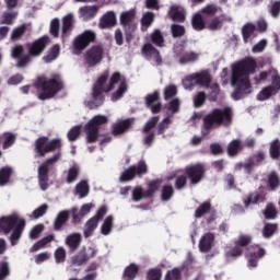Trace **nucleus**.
<instances>
[{
  "label": "nucleus",
  "instance_id": "obj_1",
  "mask_svg": "<svg viewBox=\"0 0 280 280\" xmlns=\"http://www.w3.org/2000/svg\"><path fill=\"white\" fill-rule=\"evenodd\" d=\"M56 150H58V152L43 162L37 168L38 185L42 191L49 189V165H54V163L60 161L62 156V152H60L62 150V140H60V138L49 140V137L42 136L34 142L36 159H43L47 156V154H50V152H56Z\"/></svg>",
  "mask_w": 280,
  "mask_h": 280
},
{
  "label": "nucleus",
  "instance_id": "obj_2",
  "mask_svg": "<svg viewBox=\"0 0 280 280\" xmlns=\"http://www.w3.org/2000/svg\"><path fill=\"white\" fill-rule=\"evenodd\" d=\"M257 71V60L247 57L234 65L232 68V86H235L232 93L233 100L236 102L250 93V74Z\"/></svg>",
  "mask_w": 280,
  "mask_h": 280
},
{
  "label": "nucleus",
  "instance_id": "obj_3",
  "mask_svg": "<svg viewBox=\"0 0 280 280\" xmlns=\"http://www.w3.org/2000/svg\"><path fill=\"white\" fill-rule=\"evenodd\" d=\"M233 124V109L231 107L214 108L203 117L202 136L207 137L213 128H229Z\"/></svg>",
  "mask_w": 280,
  "mask_h": 280
},
{
  "label": "nucleus",
  "instance_id": "obj_4",
  "mask_svg": "<svg viewBox=\"0 0 280 280\" xmlns=\"http://www.w3.org/2000/svg\"><path fill=\"white\" fill-rule=\"evenodd\" d=\"M0 230L4 235H10L11 246H16L25 231V219L14 213L0 218Z\"/></svg>",
  "mask_w": 280,
  "mask_h": 280
},
{
  "label": "nucleus",
  "instance_id": "obj_5",
  "mask_svg": "<svg viewBox=\"0 0 280 280\" xmlns=\"http://www.w3.org/2000/svg\"><path fill=\"white\" fill-rule=\"evenodd\" d=\"M35 89L42 91L38 94V100L45 102V100H51L56 97L62 89H65V83L60 74L52 75L51 79L38 78L34 84Z\"/></svg>",
  "mask_w": 280,
  "mask_h": 280
},
{
  "label": "nucleus",
  "instance_id": "obj_6",
  "mask_svg": "<svg viewBox=\"0 0 280 280\" xmlns=\"http://www.w3.org/2000/svg\"><path fill=\"white\" fill-rule=\"evenodd\" d=\"M108 70L103 72L96 80L92 89V101L88 103V107L93 110L95 108H100L104 104L106 100L104 93H106V88L104 85L108 82Z\"/></svg>",
  "mask_w": 280,
  "mask_h": 280
},
{
  "label": "nucleus",
  "instance_id": "obj_7",
  "mask_svg": "<svg viewBox=\"0 0 280 280\" xmlns=\"http://www.w3.org/2000/svg\"><path fill=\"white\" fill-rule=\"evenodd\" d=\"M108 124V117L105 115H96L84 126V132L86 135V143H97L100 139V127Z\"/></svg>",
  "mask_w": 280,
  "mask_h": 280
},
{
  "label": "nucleus",
  "instance_id": "obj_8",
  "mask_svg": "<svg viewBox=\"0 0 280 280\" xmlns=\"http://www.w3.org/2000/svg\"><path fill=\"white\" fill-rule=\"evenodd\" d=\"M163 183L162 179L156 178L152 179L147 184V190H143L142 186H136L131 194V199L133 202H141V200L148 199V198H154L156 195V191L161 189V184Z\"/></svg>",
  "mask_w": 280,
  "mask_h": 280
},
{
  "label": "nucleus",
  "instance_id": "obj_9",
  "mask_svg": "<svg viewBox=\"0 0 280 280\" xmlns=\"http://www.w3.org/2000/svg\"><path fill=\"white\" fill-rule=\"evenodd\" d=\"M97 40V35L95 32L88 30L78 35L72 43V54L74 56H80L91 43H95Z\"/></svg>",
  "mask_w": 280,
  "mask_h": 280
},
{
  "label": "nucleus",
  "instance_id": "obj_10",
  "mask_svg": "<svg viewBox=\"0 0 280 280\" xmlns=\"http://www.w3.org/2000/svg\"><path fill=\"white\" fill-rule=\"evenodd\" d=\"M184 174L188 178L190 187L199 185L205 179L207 167L202 163L190 164L184 167Z\"/></svg>",
  "mask_w": 280,
  "mask_h": 280
},
{
  "label": "nucleus",
  "instance_id": "obj_11",
  "mask_svg": "<svg viewBox=\"0 0 280 280\" xmlns=\"http://www.w3.org/2000/svg\"><path fill=\"white\" fill-rule=\"evenodd\" d=\"M136 16L137 12H135V10L125 11L120 14V25L125 32L127 43L132 40V34L137 32V24L135 23Z\"/></svg>",
  "mask_w": 280,
  "mask_h": 280
},
{
  "label": "nucleus",
  "instance_id": "obj_12",
  "mask_svg": "<svg viewBox=\"0 0 280 280\" xmlns=\"http://www.w3.org/2000/svg\"><path fill=\"white\" fill-rule=\"evenodd\" d=\"M49 36L44 35L37 39H35L33 43L27 44V50L32 58H38L43 55V51L47 49V45H49Z\"/></svg>",
  "mask_w": 280,
  "mask_h": 280
},
{
  "label": "nucleus",
  "instance_id": "obj_13",
  "mask_svg": "<svg viewBox=\"0 0 280 280\" xmlns=\"http://www.w3.org/2000/svg\"><path fill=\"white\" fill-rule=\"evenodd\" d=\"M102 60H104V47L101 45L92 46L85 52V63L88 67H97Z\"/></svg>",
  "mask_w": 280,
  "mask_h": 280
},
{
  "label": "nucleus",
  "instance_id": "obj_14",
  "mask_svg": "<svg viewBox=\"0 0 280 280\" xmlns=\"http://www.w3.org/2000/svg\"><path fill=\"white\" fill-rule=\"evenodd\" d=\"M280 91V79L275 77L273 82L270 85L264 88L258 94V102H266V100H270L272 95H277Z\"/></svg>",
  "mask_w": 280,
  "mask_h": 280
},
{
  "label": "nucleus",
  "instance_id": "obj_15",
  "mask_svg": "<svg viewBox=\"0 0 280 280\" xmlns=\"http://www.w3.org/2000/svg\"><path fill=\"white\" fill-rule=\"evenodd\" d=\"M97 255V249L94 247H89L88 249L83 247V249L72 257L71 262L73 266H84L90 259H93Z\"/></svg>",
  "mask_w": 280,
  "mask_h": 280
},
{
  "label": "nucleus",
  "instance_id": "obj_16",
  "mask_svg": "<svg viewBox=\"0 0 280 280\" xmlns=\"http://www.w3.org/2000/svg\"><path fill=\"white\" fill-rule=\"evenodd\" d=\"M141 54L147 58V60H154L156 65H163V58L161 57V51L156 49L151 43H147L141 48Z\"/></svg>",
  "mask_w": 280,
  "mask_h": 280
},
{
  "label": "nucleus",
  "instance_id": "obj_17",
  "mask_svg": "<svg viewBox=\"0 0 280 280\" xmlns=\"http://www.w3.org/2000/svg\"><path fill=\"white\" fill-rule=\"evenodd\" d=\"M160 97L161 94L156 91L145 96V107L150 108L153 115H158L163 108V105L159 102Z\"/></svg>",
  "mask_w": 280,
  "mask_h": 280
},
{
  "label": "nucleus",
  "instance_id": "obj_18",
  "mask_svg": "<svg viewBox=\"0 0 280 280\" xmlns=\"http://www.w3.org/2000/svg\"><path fill=\"white\" fill-rule=\"evenodd\" d=\"M115 25H117V15L115 14V11H107L100 19V30H110V27H115Z\"/></svg>",
  "mask_w": 280,
  "mask_h": 280
},
{
  "label": "nucleus",
  "instance_id": "obj_19",
  "mask_svg": "<svg viewBox=\"0 0 280 280\" xmlns=\"http://www.w3.org/2000/svg\"><path fill=\"white\" fill-rule=\"evenodd\" d=\"M185 8L180 5L173 4L168 10L170 20L174 21L175 23H185Z\"/></svg>",
  "mask_w": 280,
  "mask_h": 280
},
{
  "label": "nucleus",
  "instance_id": "obj_20",
  "mask_svg": "<svg viewBox=\"0 0 280 280\" xmlns=\"http://www.w3.org/2000/svg\"><path fill=\"white\" fill-rule=\"evenodd\" d=\"M213 242H215V235L211 232L206 233L199 241V250L201 253H209L213 248Z\"/></svg>",
  "mask_w": 280,
  "mask_h": 280
},
{
  "label": "nucleus",
  "instance_id": "obj_21",
  "mask_svg": "<svg viewBox=\"0 0 280 280\" xmlns=\"http://www.w3.org/2000/svg\"><path fill=\"white\" fill-rule=\"evenodd\" d=\"M131 126H132V121H130V119L119 120L112 126V135L114 137H119V135H124V132H128Z\"/></svg>",
  "mask_w": 280,
  "mask_h": 280
},
{
  "label": "nucleus",
  "instance_id": "obj_22",
  "mask_svg": "<svg viewBox=\"0 0 280 280\" xmlns=\"http://www.w3.org/2000/svg\"><path fill=\"white\" fill-rule=\"evenodd\" d=\"M80 244H82V234L80 233H72L66 237V246L70 253H75L80 248Z\"/></svg>",
  "mask_w": 280,
  "mask_h": 280
},
{
  "label": "nucleus",
  "instance_id": "obj_23",
  "mask_svg": "<svg viewBox=\"0 0 280 280\" xmlns=\"http://www.w3.org/2000/svg\"><path fill=\"white\" fill-rule=\"evenodd\" d=\"M195 80L198 86H205L206 89H209V86H211V74L207 70L196 72Z\"/></svg>",
  "mask_w": 280,
  "mask_h": 280
},
{
  "label": "nucleus",
  "instance_id": "obj_24",
  "mask_svg": "<svg viewBox=\"0 0 280 280\" xmlns=\"http://www.w3.org/2000/svg\"><path fill=\"white\" fill-rule=\"evenodd\" d=\"M69 222V210L60 211L54 221V231H62V226Z\"/></svg>",
  "mask_w": 280,
  "mask_h": 280
},
{
  "label": "nucleus",
  "instance_id": "obj_25",
  "mask_svg": "<svg viewBox=\"0 0 280 280\" xmlns=\"http://www.w3.org/2000/svg\"><path fill=\"white\" fill-rule=\"evenodd\" d=\"M244 150V145H242V140L234 139L228 144V156L235 158Z\"/></svg>",
  "mask_w": 280,
  "mask_h": 280
},
{
  "label": "nucleus",
  "instance_id": "obj_26",
  "mask_svg": "<svg viewBox=\"0 0 280 280\" xmlns=\"http://www.w3.org/2000/svg\"><path fill=\"white\" fill-rule=\"evenodd\" d=\"M269 75L271 77V82H275V78H278L280 80V75L277 69H269L267 71L260 72L258 75L255 77L256 84H260V82H266Z\"/></svg>",
  "mask_w": 280,
  "mask_h": 280
},
{
  "label": "nucleus",
  "instance_id": "obj_27",
  "mask_svg": "<svg viewBox=\"0 0 280 280\" xmlns=\"http://www.w3.org/2000/svg\"><path fill=\"white\" fill-rule=\"evenodd\" d=\"M267 185L269 191H277L280 187V177L279 173L276 171H271L267 176Z\"/></svg>",
  "mask_w": 280,
  "mask_h": 280
},
{
  "label": "nucleus",
  "instance_id": "obj_28",
  "mask_svg": "<svg viewBox=\"0 0 280 280\" xmlns=\"http://www.w3.org/2000/svg\"><path fill=\"white\" fill-rule=\"evenodd\" d=\"M73 30V15L68 14L62 20L61 38H67Z\"/></svg>",
  "mask_w": 280,
  "mask_h": 280
},
{
  "label": "nucleus",
  "instance_id": "obj_29",
  "mask_svg": "<svg viewBox=\"0 0 280 280\" xmlns=\"http://www.w3.org/2000/svg\"><path fill=\"white\" fill-rule=\"evenodd\" d=\"M137 275H139V265L131 262L128 265L124 272H122V279L124 280H135L137 279Z\"/></svg>",
  "mask_w": 280,
  "mask_h": 280
},
{
  "label": "nucleus",
  "instance_id": "obj_30",
  "mask_svg": "<svg viewBox=\"0 0 280 280\" xmlns=\"http://www.w3.org/2000/svg\"><path fill=\"white\" fill-rule=\"evenodd\" d=\"M98 224H100V221H96L93 217L89 219L84 225V231H83L84 237L85 238L91 237L93 233H95V229H97Z\"/></svg>",
  "mask_w": 280,
  "mask_h": 280
},
{
  "label": "nucleus",
  "instance_id": "obj_31",
  "mask_svg": "<svg viewBox=\"0 0 280 280\" xmlns=\"http://www.w3.org/2000/svg\"><path fill=\"white\" fill-rule=\"evenodd\" d=\"M177 56L179 57L180 65H189V62H196V60L199 58L198 52L195 51L179 52Z\"/></svg>",
  "mask_w": 280,
  "mask_h": 280
},
{
  "label": "nucleus",
  "instance_id": "obj_32",
  "mask_svg": "<svg viewBox=\"0 0 280 280\" xmlns=\"http://www.w3.org/2000/svg\"><path fill=\"white\" fill-rule=\"evenodd\" d=\"M150 40L155 47H165V37L163 36V33L161 30L155 28L151 35Z\"/></svg>",
  "mask_w": 280,
  "mask_h": 280
},
{
  "label": "nucleus",
  "instance_id": "obj_33",
  "mask_svg": "<svg viewBox=\"0 0 280 280\" xmlns=\"http://www.w3.org/2000/svg\"><path fill=\"white\" fill-rule=\"evenodd\" d=\"M211 200L203 201L195 211V218L200 219L203 218V215H207V213H211L212 209Z\"/></svg>",
  "mask_w": 280,
  "mask_h": 280
},
{
  "label": "nucleus",
  "instance_id": "obj_34",
  "mask_svg": "<svg viewBox=\"0 0 280 280\" xmlns=\"http://www.w3.org/2000/svg\"><path fill=\"white\" fill-rule=\"evenodd\" d=\"M59 56H60V45L55 44L48 50L47 55L43 57V60L48 65L49 62H54V60H56V58H58Z\"/></svg>",
  "mask_w": 280,
  "mask_h": 280
},
{
  "label": "nucleus",
  "instance_id": "obj_35",
  "mask_svg": "<svg viewBox=\"0 0 280 280\" xmlns=\"http://www.w3.org/2000/svg\"><path fill=\"white\" fill-rule=\"evenodd\" d=\"M191 26L196 32H202V30L207 28V24L205 23V18L200 13H196L191 18Z\"/></svg>",
  "mask_w": 280,
  "mask_h": 280
},
{
  "label": "nucleus",
  "instance_id": "obj_36",
  "mask_svg": "<svg viewBox=\"0 0 280 280\" xmlns=\"http://www.w3.org/2000/svg\"><path fill=\"white\" fill-rule=\"evenodd\" d=\"M128 91V83L126 78H122L121 82L118 85V89L112 94V102H117L124 97V93Z\"/></svg>",
  "mask_w": 280,
  "mask_h": 280
},
{
  "label": "nucleus",
  "instance_id": "obj_37",
  "mask_svg": "<svg viewBox=\"0 0 280 280\" xmlns=\"http://www.w3.org/2000/svg\"><path fill=\"white\" fill-rule=\"evenodd\" d=\"M242 255H244V249L235 245L232 248L225 249L224 257L228 261H231V259H237V257H242Z\"/></svg>",
  "mask_w": 280,
  "mask_h": 280
},
{
  "label": "nucleus",
  "instance_id": "obj_38",
  "mask_svg": "<svg viewBox=\"0 0 280 280\" xmlns=\"http://www.w3.org/2000/svg\"><path fill=\"white\" fill-rule=\"evenodd\" d=\"M277 231H279V224L265 223L262 228V237H265V240H270V237H272L277 233Z\"/></svg>",
  "mask_w": 280,
  "mask_h": 280
},
{
  "label": "nucleus",
  "instance_id": "obj_39",
  "mask_svg": "<svg viewBox=\"0 0 280 280\" xmlns=\"http://www.w3.org/2000/svg\"><path fill=\"white\" fill-rule=\"evenodd\" d=\"M131 167L133 168V174L138 176V178H143V176L148 174V164L143 160L139 161L135 165H131Z\"/></svg>",
  "mask_w": 280,
  "mask_h": 280
},
{
  "label": "nucleus",
  "instance_id": "obj_40",
  "mask_svg": "<svg viewBox=\"0 0 280 280\" xmlns=\"http://www.w3.org/2000/svg\"><path fill=\"white\" fill-rule=\"evenodd\" d=\"M25 32H27V24L24 23L22 25H19L18 27L13 28L11 33V40L14 43L16 40H21L23 36H25Z\"/></svg>",
  "mask_w": 280,
  "mask_h": 280
},
{
  "label": "nucleus",
  "instance_id": "obj_41",
  "mask_svg": "<svg viewBox=\"0 0 280 280\" xmlns=\"http://www.w3.org/2000/svg\"><path fill=\"white\" fill-rule=\"evenodd\" d=\"M13 171L10 166H3L0 168V186L8 185L10 178L12 177Z\"/></svg>",
  "mask_w": 280,
  "mask_h": 280
},
{
  "label": "nucleus",
  "instance_id": "obj_42",
  "mask_svg": "<svg viewBox=\"0 0 280 280\" xmlns=\"http://www.w3.org/2000/svg\"><path fill=\"white\" fill-rule=\"evenodd\" d=\"M269 154L273 161L279 160L280 158V140L279 139H275L270 142Z\"/></svg>",
  "mask_w": 280,
  "mask_h": 280
},
{
  "label": "nucleus",
  "instance_id": "obj_43",
  "mask_svg": "<svg viewBox=\"0 0 280 280\" xmlns=\"http://www.w3.org/2000/svg\"><path fill=\"white\" fill-rule=\"evenodd\" d=\"M184 269L185 267H175L172 270H168L164 277V280H182Z\"/></svg>",
  "mask_w": 280,
  "mask_h": 280
},
{
  "label": "nucleus",
  "instance_id": "obj_44",
  "mask_svg": "<svg viewBox=\"0 0 280 280\" xmlns=\"http://www.w3.org/2000/svg\"><path fill=\"white\" fill-rule=\"evenodd\" d=\"M174 197V186L173 185H164L161 191V200L163 202H170Z\"/></svg>",
  "mask_w": 280,
  "mask_h": 280
},
{
  "label": "nucleus",
  "instance_id": "obj_45",
  "mask_svg": "<svg viewBox=\"0 0 280 280\" xmlns=\"http://www.w3.org/2000/svg\"><path fill=\"white\" fill-rule=\"evenodd\" d=\"M152 23H154V13H152L150 11L145 12L141 19L142 32H148V27H150V25H152Z\"/></svg>",
  "mask_w": 280,
  "mask_h": 280
},
{
  "label": "nucleus",
  "instance_id": "obj_46",
  "mask_svg": "<svg viewBox=\"0 0 280 280\" xmlns=\"http://www.w3.org/2000/svg\"><path fill=\"white\" fill-rule=\"evenodd\" d=\"M252 242L253 236L248 234H241L238 238L234 242V244L243 249L247 248V246H250Z\"/></svg>",
  "mask_w": 280,
  "mask_h": 280
},
{
  "label": "nucleus",
  "instance_id": "obj_47",
  "mask_svg": "<svg viewBox=\"0 0 280 280\" xmlns=\"http://www.w3.org/2000/svg\"><path fill=\"white\" fill-rule=\"evenodd\" d=\"M97 5L82 7L80 8V14L85 19H94V16L97 14Z\"/></svg>",
  "mask_w": 280,
  "mask_h": 280
},
{
  "label": "nucleus",
  "instance_id": "obj_48",
  "mask_svg": "<svg viewBox=\"0 0 280 280\" xmlns=\"http://www.w3.org/2000/svg\"><path fill=\"white\" fill-rule=\"evenodd\" d=\"M124 78L126 77H122L121 73L114 72L110 77L109 84L105 89V93H110V91L115 89V85L117 84V82H121Z\"/></svg>",
  "mask_w": 280,
  "mask_h": 280
},
{
  "label": "nucleus",
  "instance_id": "obj_49",
  "mask_svg": "<svg viewBox=\"0 0 280 280\" xmlns=\"http://www.w3.org/2000/svg\"><path fill=\"white\" fill-rule=\"evenodd\" d=\"M259 198H261V194H259V191L249 192L244 199L245 207L248 208L250 205H257V202H259Z\"/></svg>",
  "mask_w": 280,
  "mask_h": 280
},
{
  "label": "nucleus",
  "instance_id": "obj_50",
  "mask_svg": "<svg viewBox=\"0 0 280 280\" xmlns=\"http://www.w3.org/2000/svg\"><path fill=\"white\" fill-rule=\"evenodd\" d=\"M255 31H256L255 24L247 23L243 26L242 34H243L244 43H248V39L250 38V36H253V34H255Z\"/></svg>",
  "mask_w": 280,
  "mask_h": 280
},
{
  "label": "nucleus",
  "instance_id": "obj_51",
  "mask_svg": "<svg viewBox=\"0 0 280 280\" xmlns=\"http://www.w3.org/2000/svg\"><path fill=\"white\" fill-rule=\"evenodd\" d=\"M75 191L80 198H86V196H89V183L86 180H81L77 184Z\"/></svg>",
  "mask_w": 280,
  "mask_h": 280
},
{
  "label": "nucleus",
  "instance_id": "obj_52",
  "mask_svg": "<svg viewBox=\"0 0 280 280\" xmlns=\"http://www.w3.org/2000/svg\"><path fill=\"white\" fill-rule=\"evenodd\" d=\"M78 176H80V168L78 166H72L68 170L66 182L68 185H71V183H75L78 180Z\"/></svg>",
  "mask_w": 280,
  "mask_h": 280
},
{
  "label": "nucleus",
  "instance_id": "obj_53",
  "mask_svg": "<svg viewBox=\"0 0 280 280\" xmlns=\"http://www.w3.org/2000/svg\"><path fill=\"white\" fill-rule=\"evenodd\" d=\"M188 180H189V178L187 177V175L185 173L182 175H178L174 183L175 189H177V191L185 189V187H187Z\"/></svg>",
  "mask_w": 280,
  "mask_h": 280
},
{
  "label": "nucleus",
  "instance_id": "obj_54",
  "mask_svg": "<svg viewBox=\"0 0 280 280\" xmlns=\"http://www.w3.org/2000/svg\"><path fill=\"white\" fill-rule=\"evenodd\" d=\"M163 279V271L161 268L155 267L147 271V280H161Z\"/></svg>",
  "mask_w": 280,
  "mask_h": 280
},
{
  "label": "nucleus",
  "instance_id": "obj_55",
  "mask_svg": "<svg viewBox=\"0 0 280 280\" xmlns=\"http://www.w3.org/2000/svg\"><path fill=\"white\" fill-rule=\"evenodd\" d=\"M110 231H113V215H108L101 226L102 235H110Z\"/></svg>",
  "mask_w": 280,
  "mask_h": 280
},
{
  "label": "nucleus",
  "instance_id": "obj_56",
  "mask_svg": "<svg viewBox=\"0 0 280 280\" xmlns=\"http://www.w3.org/2000/svg\"><path fill=\"white\" fill-rule=\"evenodd\" d=\"M136 177H137V175H135V168H132V166H129L120 175L119 180H120V183H129V180H135Z\"/></svg>",
  "mask_w": 280,
  "mask_h": 280
},
{
  "label": "nucleus",
  "instance_id": "obj_57",
  "mask_svg": "<svg viewBox=\"0 0 280 280\" xmlns=\"http://www.w3.org/2000/svg\"><path fill=\"white\" fill-rule=\"evenodd\" d=\"M159 116H153L151 117L144 125L142 132L144 135H148V132H151V130H154V128H156V125L159 124Z\"/></svg>",
  "mask_w": 280,
  "mask_h": 280
},
{
  "label": "nucleus",
  "instance_id": "obj_58",
  "mask_svg": "<svg viewBox=\"0 0 280 280\" xmlns=\"http://www.w3.org/2000/svg\"><path fill=\"white\" fill-rule=\"evenodd\" d=\"M202 14H206L207 16H215L218 12H222V8H220L217 4H208L201 10Z\"/></svg>",
  "mask_w": 280,
  "mask_h": 280
},
{
  "label": "nucleus",
  "instance_id": "obj_59",
  "mask_svg": "<svg viewBox=\"0 0 280 280\" xmlns=\"http://www.w3.org/2000/svg\"><path fill=\"white\" fill-rule=\"evenodd\" d=\"M182 84H183L184 89H188L189 91H191V89H194V86L198 85V83L196 82L195 73L189 74L186 78H184L182 81Z\"/></svg>",
  "mask_w": 280,
  "mask_h": 280
},
{
  "label": "nucleus",
  "instance_id": "obj_60",
  "mask_svg": "<svg viewBox=\"0 0 280 280\" xmlns=\"http://www.w3.org/2000/svg\"><path fill=\"white\" fill-rule=\"evenodd\" d=\"M171 32L173 38H182V36H185V26L180 24H172L171 25Z\"/></svg>",
  "mask_w": 280,
  "mask_h": 280
},
{
  "label": "nucleus",
  "instance_id": "obj_61",
  "mask_svg": "<svg viewBox=\"0 0 280 280\" xmlns=\"http://www.w3.org/2000/svg\"><path fill=\"white\" fill-rule=\"evenodd\" d=\"M69 212V218L72 219V224H80L82 222V214L80 213V211H78V208H71L70 210H68Z\"/></svg>",
  "mask_w": 280,
  "mask_h": 280
},
{
  "label": "nucleus",
  "instance_id": "obj_62",
  "mask_svg": "<svg viewBox=\"0 0 280 280\" xmlns=\"http://www.w3.org/2000/svg\"><path fill=\"white\" fill-rule=\"evenodd\" d=\"M223 25V22L220 20L219 16L213 18L208 25L206 26L207 30H210V32H215L220 30Z\"/></svg>",
  "mask_w": 280,
  "mask_h": 280
},
{
  "label": "nucleus",
  "instance_id": "obj_63",
  "mask_svg": "<svg viewBox=\"0 0 280 280\" xmlns=\"http://www.w3.org/2000/svg\"><path fill=\"white\" fill-rule=\"evenodd\" d=\"M264 215L266 220H275V218H277V208L275 207V205H267Z\"/></svg>",
  "mask_w": 280,
  "mask_h": 280
},
{
  "label": "nucleus",
  "instance_id": "obj_64",
  "mask_svg": "<svg viewBox=\"0 0 280 280\" xmlns=\"http://www.w3.org/2000/svg\"><path fill=\"white\" fill-rule=\"evenodd\" d=\"M269 8V13L273 19H279L280 14V1H273L271 2V5Z\"/></svg>",
  "mask_w": 280,
  "mask_h": 280
}]
</instances>
